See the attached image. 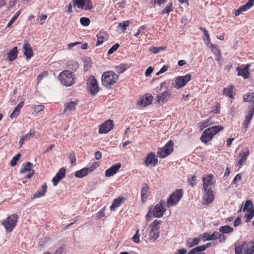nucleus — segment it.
I'll return each instance as SVG.
<instances>
[{
    "label": "nucleus",
    "mask_w": 254,
    "mask_h": 254,
    "mask_svg": "<svg viewBox=\"0 0 254 254\" xmlns=\"http://www.w3.org/2000/svg\"><path fill=\"white\" fill-rule=\"evenodd\" d=\"M58 78L62 84L67 87L73 85L76 79L75 75L69 70L62 71L59 74Z\"/></svg>",
    "instance_id": "1"
},
{
    "label": "nucleus",
    "mask_w": 254,
    "mask_h": 254,
    "mask_svg": "<svg viewBox=\"0 0 254 254\" xmlns=\"http://www.w3.org/2000/svg\"><path fill=\"white\" fill-rule=\"evenodd\" d=\"M119 79V76L113 71L105 72L102 76V83L103 86L109 88Z\"/></svg>",
    "instance_id": "2"
},
{
    "label": "nucleus",
    "mask_w": 254,
    "mask_h": 254,
    "mask_svg": "<svg viewBox=\"0 0 254 254\" xmlns=\"http://www.w3.org/2000/svg\"><path fill=\"white\" fill-rule=\"evenodd\" d=\"M183 192L182 189L177 190L168 198L167 205L168 207L176 205L183 196Z\"/></svg>",
    "instance_id": "3"
},
{
    "label": "nucleus",
    "mask_w": 254,
    "mask_h": 254,
    "mask_svg": "<svg viewBox=\"0 0 254 254\" xmlns=\"http://www.w3.org/2000/svg\"><path fill=\"white\" fill-rule=\"evenodd\" d=\"M18 219V216L16 214H12L2 223L7 232H11L15 227Z\"/></svg>",
    "instance_id": "4"
},
{
    "label": "nucleus",
    "mask_w": 254,
    "mask_h": 254,
    "mask_svg": "<svg viewBox=\"0 0 254 254\" xmlns=\"http://www.w3.org/2000/svg\"><path fill=\"white\" fill-rule=\"evenodd\" d=\"M174 142L172 140L169 141L162 148L158 149L157 154L160 158H165L170 154L173 151Z\"/></svg>",
    "instance_id": "5"
},
{
    "label": "nucleus",
    "mask_w": 254,
    "mask_h": 254,
    "mask_svg": "<svg viewBox=\"0 0 254 254\" xmlns=\"http://www.w3.org/2000/svg\"><path fill=\"white\" fill-rule=\"evenodd\" d=\"M86 84L87 88L92 95H95L99 92V86L97 84V81L93 76H91L88 78Z\"/></svg>",
    "instance_id": "6"
},
{
    "label": "nucleus",
    "mask_w": 254,
    "mask_h": 254,
    "mask_svg": "<svg viewBox=\"0 0 254 254\" xmlns=\"http://www.w3.org/2000/svg\"><path fill=\"white\" fill-rule=\"evenodd\" d=\"M165 204V201L161 200L159 203H157L154 208L153 210L152 215L155 217L160 218L161 217L164 213L166 211V209L163 207V205Z\"/></svg>",
    "instance_id": "7"
},
{
    "label": "nucleus",
    "mask_w": 254,
    "mask_h": 254,
    "mask_svg": "<svg viewBox=\"0 0 254 254\" xmlns=\"http://www.w3.org/2000/svg\"><path fill=\"white\" fill-rule=\"evenodd\" d=\"M191 75L187 74L182 76H178L176 78L175 82L177 89L180 88L184 86L189 81L191 80Z\"/></svg>",
    "instance_id": "8"
},
{
    "label": "nucleus",
    "mask_w": 254,
    "mask_h": 254,
    "mask_svg": "<svg viewBox=\"0 0 254 254\" xmlns=\"http://www.w3.org/2000/svg\"><path fill=\"white\" fill-rule=\"evenodd\" d=\"M114 127L113 121L109 120L100 126L99 132L100 133H107L112 130Z\"/></svg>",
    "instance_id": "9"
},
{
    "label": "nucleus",
    "mask_w": 254,
    "mask_h": 254,
    "mask_svg": "<svg viewBox=\"0 0 254 254\" xmlns=\"http://www.w3.org/2000/svg\"><path fill=\"white\" fill-rule=\"evenodd\" d=\"M158 159L155 157L154 153L150 152L147 154L145 160V164L146 166H155L157 164Z\"/></svg>",
    "instance_id": "10"
},
{
    "label": "nucleus",
    "mask_w": 254,
    "mask_h": 254,
    "mask_svg": "<svg viewBox=\"0 0 254 254\" xmlns=\"http://www.w3.org/2000/svg\"><path fill=\"white\" fill-rule=\"evenodd\" d=\"M65 175V169L64 168H62L57 173L56 176L53 178L52 182L54 186H57L59 182L63 179Z\"/></svg>",
    "instance_id": "11"
},
{
    "label": "nucleus",
    "mask_w": 254,
    "mask_h": 254,
    "mask_svg": "<svg viewBox=\"0 0 254 254\" xmlns=\"http://www.w3.org/2000/svg\"><path fill=\"white\" fill-rule=\"evenodd\" d=\"M213 135L212 132L210 130V128H207L203 132L200 139L202 142L206 144L212 139Z\"/></svg>",
    "instance_id": "12"
},
{
    "label": "nucleus",
    "mask_w": 254,
    "mask_h": 254,
    "mask_svg": "<svg viewBox=\"0 0 254 254\" xmlns=\"http://www.w3.org/2000/svg\"><path fill=\"white\" fill-rule=\"evenodd\" d=\"M213 175L211 174L206 175L203 177V190H207L209 186L213 185Z\"/></svg>",
    "instance_id": "13"
},
{
    "label": "nucleus",
    "mask_w": 254,
    "mask_h": 254,
    "mask_svg": "<svg viewBox=\"0 0 254 254\" xmlns=\"http://www.w3.org/2000/svg\"><path fill=\"white\" fill-rule=\"evenodd\" d=\"M121 167V164L119 163L114 164L106 171L105 176L108 177L113 176L119 171Z\"/></svg>",
    "instance_id": "14"
},
{
    "label": "nucleus",
    "mask_w": 254,
    "mask_h": 254,
    "mask_svg": "<svg viewBox=\"0 0 254 254\" xmlns=\"http://www.w3.org/2000/svg\"><path fill=\"white\" fill-rule=\"evenodd\" d=\"M23 49L24 55L26 57L27 59H30L33 56V51L29 43H24Z\"/></svg>",
    "instance_id": "15"
},
{
    "label": "nucleus",
    "mask_w": 254,
    "mask_h": 254,
    "mask_svg": "<svg viewBox=\"0 0 254 254\" xmlns=\"http://www.w3.org/2000/svg\"><path fill=\"white\" fill-rule=\"evenodd\" d=\"M204 191H205V194L203 196V200L205 202V204L211 203L214 199L213 190L210 189H207V190Z\"/></svg>",
    "instance_id": "16"
},
{
    "label": "nucleus",
    "mask_w": 254,
    "mask_h": 254,
    "mask_svg": "<svg viewBox=\"0 0 254 254\" xmlns=\"http://www.w3.org/2000/svg\"><path fill=\"white\" fill-rule=\"evenodd\" d=\"M238 74L240 76H243L244 78H248L250 76L249 72V66H241L237 67Z\"/></svg>",
    "instance_id": "17"
},
{
    "label": "nucleus",
    "mask_w": 254,
    "mask_h": 254,
    "mask_svg": "<svg viewBox=\"0 0 254 254\" xmlns=\"http://www.w3.org/2000/svg\"><path fill=\"white\" fill-rule=\"evenodd\" d=\"M253 106L254 107L252 109H249L248 114L246 117L245 120L243 123L244 128L245 129H247L248 127V126L254 115V101L253 102Z\"/></svg>",
    "instance_id": "18"
},
{
    "label": "nucleus",
    "mask_w": 254,
    "mask_h": 254,
    "mask_svg": "<svg viewBox=\"0 0 254 254\" xmlns=\"http://www.w3.org/2000/svg\"><path fill=\"white\" fill-rule=\"evenodd\" d=\"M171 94L167 91H164L157 96V102L165 103L167 102L168 99L170 98Z\"/></svg>",
    "instance_id": "19"
},
{
    "label": "nucleus",
    "mask_w": 254,
    "mask_h": 254,
    "mask_svg": "<svg viewBox=\"0 0 254 254\" xmlns=\"http://www.w3.org/2000/svg\"><path fill=\"white\" fill-rule=\"evenodd\" d=\"M7 59L8 61L12 62L14 61L18 55L17 47H14L11 50H10L7 54Z\"/></svg>",
    "instance_id": "20"
},
{
    "label": "nucleus",
    "mask_w": 254,
    "mask_h": 254,
    "mask_svg": "<svg viewBox=\"0 0 254 254\" xmlns=\"http://www.w3.org/2000/svg\"><path fill=\"white\" fill-rule=\"evenodd\" d=\"M125 200V198L123 197H119L116 199H115L112 204L110 206V209L111 211L115 210L116 208L119 207Z\"/></svg>",
    "instance_id": "21"
},
{
    "label": "nucleus",
    "mask_w": 254,
    "mask_h": 254,
    "mask_svg": "<svg viewBox=\"0 0 254 254\" xmlns=\"http://www.w3.org/2000/svg\"><path fill=\"white\" fill-rule=\"evenodd\" d=\"M47 186L46 184H44L42 186L41 188L34 194L33 198H37L39 197L44 196L46 192L47 191Z\"/></svg>",
    "instance_id": "22"
},
{
    "label": "nucleus",
    "mask_w": 254,
    "mask_h": 254,
    "mask_svg": "<svg viewBox=\"0 0 254 254\" xmlns=\"http://www.w3.org/2000/svg\"><path fill=\"white\" fill-rule=\"evenodd\" d=\"M68 70L71 71L72 72V74H73L74 72H76L77 69L79 68L78 64L74 61H68L67 63Z\"/></svg>",
    "instance_id": "23"
},
{
    "label": "nucleus",
    "mask_w": 254,
    "mask_h": 254,
    "mask_svg": "<svg viewBox=\"0 0 254 254\" xmlns=\"http://www.w3.org/2000/svg\"><path fill=\"white\" fill-rule=\"evenodd\" d=\"M23 105L24 102L21 101L14 109L12 113L10 114V118L11 119H13L14 118L17 117L19 115L20 110L23 107Z\"/></svg>",
    "instance_id": "24"
},
{
    "label": "nucleus",
    "mask_w": 254,
    "mask_h": 254,
    "mask_svg": "<svg viewBox=\"0 0 254 254\" xmlns=\"http://www.w3.org/2000/svg\"><path fill=\"white\" fill-rule=\"evenodd\" d=\"M76 101H71L69 103H65L64 105V113L70 112L75 109V107L77 105Z\"/></svg>",
    "instance_id": "25"
},
{
    "label": "nucleus",
    "mask_w": 254,
    "mask_h": 254,
    "mask_svg": "<svg viewBox=\"0 0 254 254\" xmlns=\"http://www.w3.org/2000/svg\"><path fill=\"white\" fill-rule=\"evenodd\" d=\"M153 98L152 95L148 94L146 95L145 98L140 101V105L142 107H146L150 105L152 101Z\"/></svg>",
    "instance_id": "26"
},
{
    "label": "nucleus",
    "mask_w": 254,
    "mask_h": 254,
    "mask_svg": "<svg viewBox=\"0 0 254 254\" xmlns=\"http://www.w3.org/2000/svg\"><path fill=\"white\" fill-rule=\"evenodd\" d=\"M218 236H219L218 232H214L211 235H209L207 233L203 234V238L205 241L216 240L218 239Z\"/></svg>",
    "instance_id": "27"
},
{
    "label": "nucleus",
    "mask_w": 254,
    "mask_h": 254,
    "mask_svg": "<svg viewBox=\"0 0 254 254\" xmlns=\"http://www.w3.org/2000/svg\"><path fill=\"white\" fill-rule=\"evenodd\" d=\"M199 242L200 239L198 238H194L193 239L190 238L187 240L186 245L188 247L191 248L197 245Z\"/></svg>",
    "instance_id": "28"
},
{
    "label": "nucleus",
    "mask_w": 254,
    "mask_h": 254,
    "mask_svg": "<svg viewBox=\"0 0 254 254\" xmlns=\"http://www.w3.org/2000/svg\"><path fill=\"white\" fill-rule=\"evenodd\" d=\"M89 174L86 168H84L80 170L77 171L75 173V176L78 178H82Z\"/></svg>",
    "instance_id": "29"
},
{
    "label": "nucleus",
    "mask_w": 254,
    "mask_h": 254,
    "mask_svg": "<svg viewBox=\"0 0 254 254\" xmlns=\"http://www.w3.org/2000/svg\"><path fill=\"white\" fill-rule=\"evenodd\" d=\"M219 231L223 234H229L233 232L234 230L232 227H231L229 225H225L221 226Z\"/></svg>",
    "instance_id": "30"
},
{
    "label": "nucleus",
    "mask_w": 254,
    "mask_h": 254,
    "mask_svg": "<svg viewBox=\"0 0 254 254\" xmlns=\"http://www.w3.org/2000/svg\"><path fill=\"white\" fill-rule=\"evenodd\" d=\"M254 0H249L245 4L240 7V10H242V12L246 11L250 9L254 5Z\"/></svg>",
    "instance_id": "31"
},
{
    "label": "nucleus",
    "mask_w": 254,
    "mask_h": 254,
    "mask_svg": "<svg viewBox=\"0 0 254 254\" xmlns=\"http://www.w3.org/2000/svg\"><path fill=\"white\" fill-rule=\"evenodd\" d=\"M33 164L28 162L26 164H23V167L20 169V172L24 173L26 171H30L33 167Z\"/></svg>",
    "instance_id": "32"
},
{
    "label": "nucleus",
    "mask_w": 254,
    "mask_h": 254,
    "mask_svg": "<svg viewBox=\"0 0 254 254\" xmlns=\"http://www.w3.org/2000/svg\"><path fill=\"white\" fill-rule=\"evenodd\" d=\"M249 155V151L248 149H247V150L244 152L243 154H239V156L241 157V158L238 162V165L239 166H241L243 164V163L246 160Z\"/></svg>",
    "instance_id": "33"
},
{
    "label": "nucleus",
    "mask_w": 254,
    "mask_h": 254,
    "mask_svg": "<svg viewBox=\"0 0 254 254\" xmlns=\"http://www.w3.org/2000/svg\"><path fill=\"white\" fill-rule=\"evenodd\" d=\"M233 86H229L227 88H225L223 89V94L231 98H233Z\"/></svg>",
    "instance_id": "34"
},
{
    "label": "nucleus",
    "mask_w": 254,
    "mask_h": 254,
    "mask_svg": "<svg viewBox=\"0 0 254 254\" xmlns=\"http://www.w3.org/2000/svg\"><path fill=\"white\" fill-rule=\"evenodd\" d=\"M243 100L244 102H253L254 101V93H248L243 96Z\"/></svg>",
    "instance_id": "35"
},
{
    "label": "nucleus",
    "mask_w": 254,
    "mask_h": 254,
    "mask_svg": "<svg viewBox=\"0 0 254 254\" xmlns=\"http://www.w3.org/2000/svg\"><path fill=\"white\" fill-rule=\"evenodd\" d=\"M249 212V213H246L245 215V217L246 219V222L247 223L250 222L254 216V206L253 208L250 209Z\"/></svg>",
    "instance_id": "36"
},
{
    "label": "nucleus",
    "mask_w": 254,
    "mask_h": 254,
    "mask_svg": "<svg viewBox=\"0 0 254 254\" xmlns=\"http://www.w3.org/2000/svg\"><path fill=\"white\" fill-rule=\"evenodd\" d=\"M75 1L74 2V6L76 5L77 7L80 9H83L85 5L86 0H73Z\"/></svg>",
    "instance_id": "37"
},
{
    "label": "nucleus",
    "mask_w": 254,
    "mask_h": 254,
    "mask_svg": "<svg viewBox=\"0 0 254 254\" xmlns=\"http://www.w3.org/2000/svg\"><path fill=\"white\" fill-rule=\"evenodd\" d=\"M208 128H210V130L211 132H212V133L213 135L216 134V133L219 132L220 131L223 129V127L221 126H212V127H209Z\"/></svg>",
    "instance_id": "38"
},
{
    "label": "nucleus",
    "mask_w": 254,
    "mask_h": 254,
    "mask_svg": "<svg viewBox=\"0 0 254 254\" xmlns=\"http://www.w3.org/2000/svg\"><path fill=\"white\" fill-rule=\"evenodd\" d=\"M149 237L151 239L154 241L156 240L159 237V232L158 230H153L152 232V230H150Z\"/></svg>",
    "instance_id": "39"
},
{
    "label": "nucleus",
    "mask_w": 254,
    "mask_h": 254,
    "mask_svg": "<svg viewBox=\"0 0 254 254\" xmlns=\"http://www.w3.org/2000/svg\"><path fill=\"white\" fill-rule=\"evenodd\" d=\"M173 4L172 2H170L168 5H167L164 9L161 11V14H169L171 11L173 10Z\"/></svg>",
    "instance_id": "40"
},
{
    "label": "nucleus",
    "mask_w": 254,
    "mask_h": 254,
    "mask_svg": "<svg viewBox=\"0 0 254 254\" xmlns=\"http://www.w3.org/2000/svg\"><path fill=\"white\" fill-rule=\"evenodd\" d=\"M130 21L129 20L124 21L122 23H120L118 25V28H122V32H124L127 28L129 26Z\"/></svg>",
    "instance_id": "41"
},
{
    "label": "nucleus",
    "mask_w": 254,
    "mask_h": 254,
    "mask_svg": "<svg viewBox=\"0 0 254 254\" xmlns=\"http://www.w3.org/2000/svg\"><path fill=\"white\" fill-rule=\"evenodd\" d=\"M80 24L85 27L88 26L90 23V20L87 17H81L80 19Z\"/></svg>",
    "instance_id": "42"
},
{
    "label": "nucleus",
    "mask_w": 254,
    "mask_h": 254,
    "mask_svg": "<svg viewBox=\"0 0 254 254\" xmlns=\"http://www.w3.org/2000/svg\"><path fill=\"white\" fill-rule=\"evenodd\" d=\"M21 156L20 154L18 153L13 157L10 161V165L14 166L16 165L17 162L19 160Z\"/></svg>",
    "instance_id": "43"
},
{
    "label": "nucleus",
    "mask_w": 254,
    "mask_h": 254,
    "mask_svg": "<svg viewBox=\"0 0 254 254\" xmlns=\"http://www.w3.org/2000/svg\"><path fill=\"white\" fill-rule=\"evenodd\" d=\"M36 133V131H32L30 130L29 133L25 134L24 136H22V137L24 138V139H25L26 141L30 139L31 138H33L35 136Z\"/></svg>",
    "instance_id": "44"
},
{
    "label": "nucleus",
    "mask_w": 254,
    "mask_h": 254,
    "mask_svg": "<svg viewBox=\"0 0 254 254\" xmlns=\"http://www.w3.org/2000/svg\"><path fill=\"white\" fill-rule=\"evenodd\" d=\"M253 206V202L251 200H248L246 201L244 207L243 208V211L245 212L247 211H249V208Z\"/></svg>",
    "instance_id": "45"
},
{
    "label": "nucleus",
    "mask_w": 254,
    "mask_h": 254,
    "mask_svg": "<svg viewBox=\"0 0 254 254\" xmlns=\"http://www.w3.org/2000/svg\"><path fill=\"white\" fill-rule=\"evenodd\" d=\"M161 222V221H158L157 220H155L153 222V223L151 225V230H152V232H153V230H156L159 229L158 225L160 224Z\"/></svg>",
    "instance_id": "46"
},
{
    "label": "nucleus",
    "mask_w": 254,
    "mask_h": 254,
    "mask_svg": "<svg viewBox=\"0 0 254 254\" xmlns=\"http://www.w3.org/2000/svg\"><path fill=\"white\" fill-rule=\"evenodd\" d=\"M197 181V177L195 175L192 176L190 179H188V183L191 187H193L196 184Z\"/></svg>",
    "instance_id": "47"
},
{
    "label": "nucleus",
    "mask_w": 254,
    "mask_h": 254,
    "mask_svg": "<svg viewBox=\"0 0 254 254\" xmlns=\"http://www.w3.org/2000/svg\"><path fill=\"white\" fill-rule=\"evenodd\" d=\"M164 50V48L162 47H151L149 49V51L154 54H157L160 51H162Z\"/></svg>",
    "instance_id": "48"
},
{
    "label": "nucleus",
    "mask_w": 254,
    "mask_h": 254,
    "mask_svg": "<svg viewBox=\"0 0 254 254\" xmlns=\"http://www.w3.org/2000/svg\"><path fill=\"white\" fill-rule=\"evenodd\" d=\"M192 253H194V254H197L199 253V252H203L204 251V247H203V246H200L196 247L192 249Z\"/></svg>",
    "instance_id": "49"
},
{
    "label": "nucleus",
    "mask_w": 254,
    "mask_h": 254,
    "mask_svg": "<svg viewBox=\"0 0 254 254\" xmlns=\"http://www.w3.org/2000/svg\"><path fill=\"white\" fill-rule=\"evenodd\" d=\"M85 6L84 9L86 10H91L93 8V5L91 0H86Z\"/></svg>",
    "instance_id": "50"
},
{
    "label": "nucleus",
    "mask_w": 254,
    "mask_h": 254,
    "mask_svg": "<svg viewBox=\"0 0 254 254\" xmlns=\"http://www.w3.org/2000/svg\"><path fill=\"white\" fill-rule=\"evenodd\" d=\"M49 74V73L47 71H44L43 72H42L41 74H40L37 76V82L38 84L40 83V82L42 80V79L45 77H47Z\"/></svg>",
    "instance_id": "51"
},
{
    "label": "nucleus",
    "mask_w": 254,
    "mask_h": 254,
    "mask_svg": "<svg viewBox=\"0 0 254 254\" xmlns=\"http://www.w3.org/2000/svg\"><path fill=\"white\" fill-rule=\"evenodd\" d=\"M96 36L97 38V41L96 46H98L103 43L105 38L104 36H102L100 34H97Z\"/></svg>",
    "instance_id": "52"
},
{
    "label": "nucleus",
    "mask_w": 254,
    "mask_h": 254,
    "mask_svg": "<svg viewBox=\"0 0 254 254\" xmlns=\"http://www.w3.org/2000/svg\"><path fill=\"white\" fill-rule=\"evenodd\" d=\"M69 159L71 165H74L76 162V158L74 153H70L69 154Z\"/></svg>",
    "instance_id": "53"
},
{
    "label": "nucleus",
    "mask_w": 254,
    "mask_h": 254,
    "mask_svg": "<svg viewBox=\"0 0 254 254\" xmlns=\"http://www.w3.org/2000/svg\"><path fill=\"white\" fill-rule=\"evenodd\" d=\"M120 47L119 44H116L113 46L108 51V54L110 55L115 52Z\"/></svg>",
    "instance_id": "54"
},
{
    "label": "nucleus",
    "mask_w": 254,
    "mask_h": 254,
    "mask_svg": "<svg viewBox=\"0 0 254 254\" xmlns=\"http://www.w3.org/2000/svg\"><path fill=\"white\" fill-rule=\"evenodd\" d=\"M139 229L136 230L135 234L133 236L132 240L134 243L138 244L140 242L139 237L140 235L138 234Z\"/></svg>",
    "instance_id": "55"
},
{
    "label": "nucleus",
    "mask_w": 254,
    "mask_h": 254,
    "mask_svg": "<svg viewBox=\"0 0 254 254\" xmlns=\"http://www.w3.org/2000/svg\"><path fill=\"white\" fill-rule=\"evenodd\" d=\"M211 47L212 48V52L217 56L218 55H220L221 54L220 50L219 49L218 47L216 45H211Z\"/></svg>",
    "instance_id": "56"
},
{
    "label": "nucleus",
    "mask_w": 254,
    "mask_h": 254,
    "mask_svg": "<svg viewBox=\"0 0 254 254\" xmlns=\"http://www.w3.org/2000/svg\"><path fill=\"white\" fill-rule=\"evenodd\" d=\"M98 165L97 163H94L91 167L86 168L89 173L93 172L97 167Z\"/></svg>",
    "instance_id": "57"
},
{
    "label": "nucleus",
    "mask_w": 254,
    "mask_h": 254,
    "mask_svg": "<svg viewBox=\"0 0 254 254\" xmlns=\"http://www.w3.org/2000/svg\"><path fill=\"white\" fill-rule=\"evenodd\" d=\"M149 190V187L146 183L143 184V186L141 190V194H146Z\"/></svg>",
    "instance_id": "58"
},
{
    "label": "nucleus",
    "mask_w": 254,
    "mask_h": 254,
    "mask_svg": "<svg viewBox=\"0 0 254 254\" xmlns=\"http://www.w3.org/2000/svg\"><path fill=\"white\" fill-rule=\"evenodd\" d=\"M44 106L43 105H37L34 108V112H36V113L42 111L44 110Z\"/></svg>",
    "instance_id": "59"
},
{
    "label": "nucleus",
    "mask_w": 254,
    "mask_h": 254,
    "mask_svg": "<svg viewBox=\"0 0 254 254\" xmlns=\"http://www.w3.org/2000/svg\"><path fill=\"white\" fill-rule=\"evenodd\" d=\"M153 68L151 66H149L148 67L146 70L145 71V75L146 76H149L151 73L153 72Z\"/></svg>",
    "instance_id": "60"
},
{
    "label": "nucleus",
    "mask_w": 254,
    "mask_h": 254,
    "mask_svg": "<svg viewBox=\"0 0 254 254\" xmlns=\"http://www.w3.org/2000/svg\"><path fill=\"white\" fill-rule=\"evenodd\" d=\"M246 254H254V247L252 246L248 248L245 252Z\"/></svg>",
    "instance_id": "61"
},
{
    "label": "nucleus",
    "mask_w": 254,
    "mask_h": 254,
    "mask_svg": "<svg viewBox=\"0 0 254 254\" xmlns=\"http://www.w3.org/2000/svg\"><path fill=\"white\" fill-rule=\"evenodd\" d=\"M242 247L241 246H235V254H242Z\"/></svg>",
    "instance_id": "62"
},
{
    "label": "nucleus",
    "mask_w": 254,
    "mask_h": 254,
    "mask_svg": "<svg viewBox=\"0 0 254 254\" xmlns=\"http://www.w3.org/2000/svg\"><path fill=\"white\" fill-rule=\"evenodd\" d=\"M242 178V175L240 174H238L234 178L233 183L236 184L237 183V181H240Z\"/></svg>",
    "instance_id": "63"
},
{
    "label": "nucleus",
    "mask_w": 254,
    "mask_h": 254,
    "mask_svg": "<svg viewBox=\"0 0 254 254\" xmlns=\"http://www.w3.org/2000/svg\"><path fill=\"white\" fill-rule=\"evenodd\" d=\"M187 253V250L185 249H181L177 250V252L175 254H186Z\"/></svg>",
    "instance_id": "64"
}]
</instances>
